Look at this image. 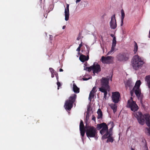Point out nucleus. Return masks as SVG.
<instances>
[{"instance_id":"obj_1","label":"nucleus","mask_w":150,"mask_h":150,"mask_svg":"<svg viewBox=\"0 0 150 150\" xmlns=\"http://www.w3.org/2000/svg\"><path fill=\"white\" fill-rule=\"evenodd\" d=\"M134 116L137 119L139 123L141 125L144 124L145 121L147 125L150 127L146 128V129L148 133L150 134V116L146 114L144 115L141 112H137L134 115Z\"/></svg>"},{"instance_id":"obj_2","label":"nucleus","mask_w":150,"mask_h":150,"mask_svg":"<svg viewBox=\"0 0 150 150\" xmlns=\"http://www.w3.org/2000/svg\"><path fill=\"white\" fill-rule=\"evenodd\" d=\"M131 63L133 68L136 70L141 67L144 64L143 61L138 55H135L133 57Z\"/></svg>"},{"instance_id":"obj_3","label":"nucleus","mask_w":150,"mask_h":150,"mask_svg":"<svg viewBox=\"0 0 150 150\" xmlns=\"http://www.w3.org/2000/svg\"><path fill=\"white\" fill-rule=\"evenodd\" d=\"M86 134L88 138L95 137L98 135V131L96 128L93 126L86 127Z\"/></svg>"},{"instance_id":"obj_4","label":"nucleus","mask_w":150,"mask_h":150,"mask_svg":"<svg viewBox=\"0 0 150 150\" xmlns=\"http://www.w3.org/2000/svg\"><path fill=\"white\" fill-rule=\"evenodd\" d=\"M77 95L75 94H72L65 102L64 107L66 109L70 110L73 107L74 103L76 101Z\"/></svg>"},{"instance_id":"obj_5","label":"nucleus","mask_w":150,"mask_h":150,"mask_svg":"<svg viewBox=\"0 0 150 150\" xmlns=\"http://www.w3.org/2000/svg\"><path fill=\"white\" fill-rule=\"evenodd\" d=\"M127 107L130 108L131 110L135 112L138 110L139 107L136 104L135 101L133 100L132 97L127 102Z\"/></svg>"},{"instance_id":"obj_6","label":"nucleus","mask_w":150,"mask_h":150,"mask_svg":"<svg viewBox=\"0 0 150 150\" xmlns=\"http://www.w3.org/2000/svg\"><path fill=\"white\" fill-rule=\"evenodd\" d=\"M97 128L98 130H100L102 128V129L100 131V132L102 135L104 134L105 132L108 131V127L106 124L103 122L100 124H98L97 125Z\"/></svg>"},{"instance_id":"obj_7","label":"nucleus","mask_w":150,"mask_h":150,"mask_svg":"<svg viewBox=\"0 0 150 150\" xmlns=\"http://www.w3.org/2000/svg\"><path fill=\"white\" fill-rule=\"evenodd\" d=\"M109 78L103 77L101 80L100 85L101 87L100 88H102L109 89Z\"/></svg>"},{"instance_id":"obj_8","label":"nucleus","mask_w":150,"mask_h":150,"mask_svg":"<svg viewBox=\"0 0 150 150\" xmlns=\"http://www.w3.org/2000/svg\"><path fill=\"white\" fill-rule=\"evenodd\" d=\"M114 58V57L111 56H108L106 57L103 56L101 57V60L103 64H109L113 63Z\"/></svg>"},{"instance_id":"obj_9","label":"nucleus","mask_w":150,"mask_h":150,"mask_svg":"<svg viewBox=\"0 0 150 150\" xmlns=\"http://www.w3.org/2000/svg\"><path fill=\"white\" fill-rule=\"evenodd\" d=\"M116 58L120 62L126 61L129 59L128 57L124 53H119L117 55Z\"/></svg>"},{"instance_id":"obj_10","label":"nucleus","mask_w":150,"mask_h":150,"mask_svg":"<svg viewBox=\"0 0 150 150\" xmlns=\"http://www.w3.org/2000/svg\"><path fill=\"white\" fill-rule=\"evenodd\" d=\"M120 97V94L119 92H115L112 93V100L114 103H118Z\"/></svg>"},{"instance_id":"obj_11","label":"nucleus","mask_w":150,"mask_h":150,"mask_svg":"<svg viewBox=\"0 0 150 150\" xmlns=\"http://www.w3.org/2000/svg\"><path fill=\"white\" fill-rule=\"evenodd\" d=\"M110 24V27L112 29H115L117 27V24L115 14H114L112 16Z\"/></svg>"},{"instance_id":"obj_12","label":"nucleus","mask_w":150,"mask_h":150,"mask_svg":"<svg viewBox=\"0 0 150 150\" xmlns=\"http://www.w3.org/2000/svg\"><path fill=\"white\" fill-rule=\"evenodd\" d=\"M93 72L94 74L95 73H98L101 71L100 66L97 63H94L92 65Z\"/></svg>"},{"instance_id":"obj_13","label":"nucleus","mask_w":150,"mask_h":150,"mask_svg":"<svg viewBox=\"0 0 150 150\" xmlns=\"http://www.w3.org/2000/svg\"><path fill=\"white\" fill-rule=\"evenodd\" d=\"M135 93L137 98L140 100V102L142 103L143 95L141 93V90L140 88H135Z\"/></svg>"},{"instance_id":"obj_14","label":"nucleus","mask_w":150,"mask_h":150,"mask_svg":"<svg viewBox=\"0 0 150 150\" xmlns=\"http://www.w3.org/2000/svg\"><path fill=\"white\" fill-rule=\"evenodd\" d=\"M65 19L66 21H67L69 19V5L67 4V6L65 9Z\"/></svg>"},{"instance_id":"obj_15","label":"nucleus","mask_w":150,"mask_h":150,"mask_svg":"<svg viewBox=\"0 0 150 150\" xmlns=\"http://www.w3.org/2000/svg\"><path fill=\"white\" fill-rule=\"evenodd\" d=\"M116 38L115 37H114L113 38V39L112 40V46L111 48V50L110 51H109L108 54L111 53L113 51L115 50V47L116 46Z\"/></svg>"},{"instance_id":"obj_16","label":"nucleus","mask_w":150,"mask_h":150,"mask_svg":"<svg viewBox=\"0 0 150 150\" xmlns=\"http://www.w3.org/2000/svg\"><path fill=\"white\" fill-rule=\"evenodd\" d=\"M89 59V57L88 55L86 56L83 54H81L79 57V59L82 62L88 61Z\"/></svg>"},{"instance_id":"obj_17","label":"nucleus","mask_w":150,"mask_h":150,"mask_svg":"<svg viewBox=\"0 0 150 150\" xmlns=\"http://www.w3.org/2000/svg\"><path fill=\"white\" fill-rule=\"evenodd\" d=\"M134 85V83H132V81L128 80L127 81L125 84V87L126 88L129 87L130 90H131L132 88Z\"/></svg>"},{"instance_id":"obj_18","label":"nucleus","mask_w":150,"mask_h":150,"mask_svg":"<svg viewBox=\"0 0 150 150\" xmlns=\"http://www.w3.org/2000/svg\"><path fill=\"white\" fill-rule=\"evenodd\" d=\"M109 89L102 88H99V90L101 92L104 93V98L106 99V97L107 94V91L109 90Z\"/></svg>"},{"instance_id":"obj_19","label":"nucleus","mask_w":150,"mask_h":150,"mask_svg":"<svg viewBox=\"0 0 150 150\" xmlns=\"http://www.w3.org/2000/svg\"><path fill=\"white\" fill-rule=\"evenodd\" d=\"M73 91L76 93H79L80 92L79 88H78L75 83L73 84Z\"/></svg>"},{"instance_id":"obj_20","label":"nucleus","mask_w":150,"mask_h":150,"mask_svg":"<svg viewBox=\"0 0 150 150\" xmlns=\"http://www.w3.org/2000/svg\"><path fill=\"white\" fill-rule=\"evenodd\" d=\"M145 81L146 82L147 85L148 86L149 88H150V76H146Z\"/></svg>"},{"instance_id":"obj_21","label":"nucleus","mask_w":150,"mask_h":150,"mask_svg":"<svg viewBox=\"0 0 150 150\" xmlns=\"http://www.w3.org/2000/svg\"><path fill=\"white\" fill-rule=\"evenodd\" d=\"M97 113L98 114L97 118L98 119L102 118L103 117V113L100 109H98Z\"/></svg>"},{"instance_id":"obj_22","label":"nucleus","mask_w":150,"mask_h":150,"mask_svg":"<svg viewBox=\"0 0 150 150\" xmlns=\"http://www.w3.org/2000/svg\"><path fill=\"white\" fill-rule=\"evenodd\" d=\"M121 26H122L123 24V19L125 17V14L124 10L122 9L121 10Z\"/></svg>"},{"instance_id":"obj_23","label":"nucleus","mask_w":150,"mask_h":150,"mask_svg":"<svg viewBox=\"0 0 150 150\" xmlns=\"http://www.w3.org/2000/svg\"><path fill=\"white\" fill-rule=\"evenodd\" d=\"M141 84V82L140 80L137 81L135 84L134 87H133L134 88H140V86Z\"/></svg>"},{"instance_id":"obj_24","label":"nucleus","mask_w":150,"mask_h":150,"mask_svg":"<svg viewBox=\"0 0 150 150\" xmlns=\"http://www.w3.org/2000/svg\"><path fill=\"white\" fill-rule=\"evenodd\" d=\"M110 106L111 108L112 109L114 113H115L117 111V106L115 104H112Z\"/></svg>"},{"instance_id":"obj_25","label":"nucleus","mask_w":150,"mask_h":150,"mask_svg":"<svg viewBox=\"0 0 150 150\" xmlns=\"http://www.w3.org/2000/svg\"><path fill=\"white\" fill-rule=\"evenodd\" d=\"M106 133L104 134L102 136V139H105L107 138H108V134H109V132L108 131L105 132Z\"/></svg>"},{"instance_id":"obj_26","label":"nucleus","mask_w":150,"mask_h":150,"mask_svg":"<svg viewBox=\"0 0 150 150\" xmlns=\"http://www.w3.org/2000/svg\"><path fill=\"white\" fill-rule=\"evenodd\" d=\"M80 131L81 135L82 136L81 139L83 140V137L85 134V129H80Z\"/></svg>"},{"instance_id":"obj_27","label":"nucleus","mask_w":150,"mask_h":150,"mask_svg":"<svg viewBox=\"0 0 150 150\" xmlns=\"http://www.w3.org/2000/svg\"><path fill=\"white\" fill-rule=\"evenodd\" d=\"M79 129H84V126L83 124V122L82 120H81L79 125Z\"/></svg>"},{"instance_id":"obj_28","label":"nucleus","mask_w":150,"mask_h":150,"mask_svg":"<svg viewBox=\"0 0 150 150\" xmlns=\"http://www.w3.org/2000/svg\"><path fill=\"white\" fill-rule=\"evenodd\" d=\"M92 91H91L89 95L88 99L90 101L92 99L94 98V94L92 93Z\"/></svg>"},{"instance_id":"obj_29","label":"nucleus","mask_w":150,"mask_h":150,"mask_svg":"<svg viewBox=\"0 0 150 150\" xmlns=\"http://www.w3.org/2000/svg\"><path fill=\"white\" fill-rule=\"evenodd\" d=\"M135 45L134 46V53H135L137 51L138 46L137 43L134 41Z\"/></svg>"},{"instance_id":"obj_30","label":"nucleus","mask_w":150,"mask_h":150,"mask_svg":"<svg viewBox=\"0 0 150 150\" xmlns=\"http://www.w3.org/2000/svg\"><path fill=\"white\" fill-rule=\"evenodd\" d=\"M142 141L143 142L145 143L144 145V147L145 148L147 149H148V148L147 146L146 141L145 139H144V140H142Z\"/></svg>"},{"instance_id":"obj_31","label":"nucleus","mask_w":150,"mask_h":150,"mask_svg":"<svg viewBox=\"0 0 150 150\" xmlns=\"http://www.w3.org/2000/svg\"><path fill=\"white\" fill-rule=\"evenodd\" d=\"M108 140H109V142L111 143L113 142L114 140L112 137H108Z\"/></svg>"},{"instance_id":"obj_32","label":"nucleus","mask_w":150,"mask_h":150,"mask_svg":"<svg viewBox=\"0 0 150 150\" xmlns=\"http://www.w3.org/2000/svg\"><path fill=\"white\" fill-rule=\"evenodd\" d=\"M135 88H133L132 90L130 91V94H131V96H133V95L134 93V92H135Z\"/></svg>"},{"instance_id":"obj_33","label":"nucleus","mask_w":150,"mask_h":150,"mask_svg":"<svg viewBox=\"0 0 150 150\" xmlns=\"http://www.w3.org/2000/svg\"><path fill=\"white\" fill-rule=\"evenodd\" d=\"M91 70L93 71L92 66H91L90 67H88L87 70V71L89 72L91 71Z\"/></svg>"},{"instance_id":"obj_34","label":"nucleus","mask_w":150,"mask_h":150,"mask_svg":"<svg viewBox=\"0 0 150 150\" xmlns=\"http://www.w3.org/2000/svg\"><path fill=\"white\" fill-rule=\"evenodd\" d=\"M81 33H80L78 37V38H77V40H80V39L81 38Z\"/></svg>"},{"instance_id":"obj_35","label":"nucleus","mask_w":150,"mask_h":150,"mask_svg":"<svg viewBox=\"0 0 150 150\" xmlns=\"http://www.w3.org/2000/svg\"><path fill=\"white\" fill-rule=\"evenodd\" d=\"M49 69L51 73H54V70L53 68H49Z\"/></svg>"},{"instance_id":"obj_36","label":"nucleus","mask_w":150,"mask_h":150,"mask_svg":"<svg viewBox=\"0 0 150 150\" xmlns=\"http://www.w3.org/2000/svg\"><path fill=\"white\" fill-rule=\"evenodd\" d=\"M96 86H94L93 88V89L91 91L92 92L94 91V92H96Z\"/></svg>"},{"instance_id":"obj_37","label":"nucleus","mask_w":150,"mask_h":150,"mask_svg":"<svg viewBox=\"0 0 150 150\" xmlns=\"http://www.w3.org/2000/svg\"><path fill=\"white\" fill-rule=\"evenodd\" d=\"M57 85L58 86L57 89H59V87L61 86L60 83L58 81V82H57Z\"/></svg>"},{"instance_id":"obj_38","label":"nucleus","mask_w":150,"mask_h":150,"mask_svg":"<svg viewBox=\"0 0 150 150\" xmlns=\"http://www.w3.org/2000/svg\"><path fill=\"white\" fill-rule=\"evenodd\" d=\"M92 117V120L96 122V117L94 115H93Z\"/></svg>"},{"instance_id":"obj_39","label":"nucleus","mask_w":150,"mask_h":150,"mask_svg":"<svg viewBox=\"0 0 150 150\" xmlns=\"http://www.w3.org/2000/svg\"><path fill=\"white\" fill-rule=\"evenodd\" d=\"M82 40H81V44H79V47L81 48L82 46Z\"/></svg>"},{"instance_id":"obj_40","label":"nucleus","mask_w":150,"mask_h":150,"mask_svg":"<svg viewBox=\"0 0 150 150\" xmlns=\"http://www.w3.org/2000/svg\"><path fill=\"white\" fill-rule=\"evenodd\" d=\"M80 48H81L78 47V48L76 49V51L78 52H79L80 50Z\"/></svg>"},{"instance_id":"obj_41","label":"nucleus","mask_w":150,"mask_h":150,"mask_svg":"<svg viewBox=\"0 0 150 150\" xmlns=\"http://www.w3.org/2000/svg\"><path fill=\"white\" fill-rule=\"evenodd\" d=\"M112 135V134L110 133V132H109V134H108V137H111Z\"/></svg>"},{"instance_id":"obj_42","label":"nucleus","mask_w":150,"mask_h":150,"mask_svg":"<svg viewBox=\"0 0 150 150\" xmlns=\"http://www.w3.org/2000/svg\"><path fill=\"white\" fill-rule=\"evenodd\" d=\"M88 67H84V70H88Z\"/></svg>"},{"instance_id":"obj_43","label":"nucleus","mask_w":150,"mask_h":150,"mask_svg":"<svg viewBox=\"0 0 150 150\" xmlns=\"http://www.w3.org/2000/svg\"><path fill=\"white\" fill-rule=\"evenodd\" d=\"M112 128H113L112 127L110 128L109 129V132H111L112 130Z\"/></svg>"},{"instance_id":"obj_44","label":"nucleus","mask_w":150,"mask_h":150,"mask_svg":"<svg viewBox=\"0 0 150 150\" xmlns=\"http://www.w3.org/2000/svg\"><path fill=\"white\" fill-rule=\"evenodd\" d=\"M54 74L56 76V77L57 76H58V74L57 73L54 72Z\"/></svg>"},{"instance_id":"obj_45","label":"nucleus","mask_w":150,"mask_h":150,"mask_svg":"<svg viewBox=\"0 0 150 150\" xmlns=\"http://www.w3.org/2000/svg\"><path fill=\"white\" fill-rule=\"evenodd\" d=\"M88 79H87L86 78H83V80H84V81H87V80H88Z\"/></svg>"},{"instance_id":"obj_46","label":"nucleus","mask_w":150,"mask_h":150,"mask_svg":"<svg viewBox=\"0 0 150 150\" xmlns=\"http://www.w3.org/2000/svg\"><path fill=\"white\" fill-rule=\"evenodd\" d=\"M51 77L52 78H53L54 76V73H51Z\"/></svg>"},{"instance_id":"obj_47","label":"nucleus","mask_w":150,"mask_h":150,"mask_svg":"<svg viewBox=\"0 0 150 150\" xmlns=\"http://www.w3.org/2000/svg\"><path fill=\"white\" fill-rule=\"evenodd\" d=\"M81 1V0H76V3H79V2L80 1Z\"/></svg>"},{"instance_id":"obj_48","label":"nucleus","mask_w":150,"mask_h":150,"mask_svg":"<svg viewBox=\"0 0 150 150\" xmlns=\"http://www.w3.org/2000/svg\"><path fill=\"white\" fill-rule=\"evenodd\" d=\"M110 35V36L114 38V35L113 34H111Z\"/></svg>"},{"instance_id":"obj_49","label":"nucleus","mask_w":150,"mask_h":150,"mask_svg":"<svg viewBox=\"0 0 150 150\" xmlns=\"http://www.w3.org/2000/svg\"><path fill=\"white\" fill-rule=\"evenodd\" d=\"M63 71V69H59V71H60V72Z\"/></svg>"},{"instance_id":"obj_50","label":"nucleus","mask_w":150,"mask_h":150,"mask_svg":"<svg viewBox=\"0 0 150 150\" xmlns=\"http://www.w3.org/2000/svg\"><path fill=\"white\" fill-rule=\"evenodd\" d=\"M65 28H66V26L64 25L62 27V29H64Z\"/></svg>"},{"instance_id":"obj_51","label":"nucleus","mask_w":150,"mask_h":150,"mask_svg":"<svg viewBox=\"0 0 150 150\" xmlns=\"http://www.w3.org/2000/svg\"><path fill=\"white\" fill-rule=\"evenodd\" d=\"M56 77L57 79V81H58V78H59L58 76H57Z\"/></svg>"},{"instance_id":"obj_52","label":"nucleus","mask_w":150,"mask_h":150,"mask_svg":"<svg viewBox=\"0 0 150 150\" xmlns=\"http://www.w3.org/2000/svg\"><path fill=\"white\" fill-rule=\"evenodd\" d=\"M109 142V140H108V139L106 141V142L107 143H108Z\"/></svg>"},{"instance_id":"obj_53","label":"nucleus","mask_w":150,"mask_h":150,"mask_svg":"<svg viewBox=\"0 0 150 150\" xmlns=\"http://www.w3.org/2000/svg\"><path fill=\"white\" fill-rule=\"evenodd\" d=\"M95 93V92H94V91L92 92V93H93L94 94V93Z\"/></svg>"},{"instance_id":"obj_54","label":"nucleus","mask_w":150,"mask_h":150,"mask_svg":"<svg viewBox=\"0 0 150 150\" xmlns=\"http://www.w3.org/2000/svg\"><path fill=\"white\" fill-rule=\"evenodd\" d=\"M131 150H134V149L133 148H131Z\"/></svg>"},{"instance_id":"obj_55","label":"nucleus","mask_w":150,"mask_h":150,"mask_svg":"<svg viewBox=\"0 0 150 150\" xmlns=\"http://www.w3.org/2000/svg\"><path fill=\"white\" fill-rule=\"evenodd\" d=\"M84 65H85V66H86V63H85L84 64Z\"/></svg>"}]
</instances>
